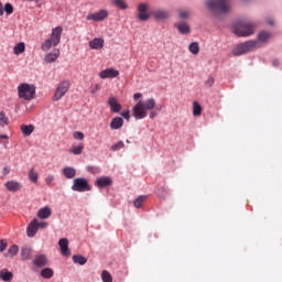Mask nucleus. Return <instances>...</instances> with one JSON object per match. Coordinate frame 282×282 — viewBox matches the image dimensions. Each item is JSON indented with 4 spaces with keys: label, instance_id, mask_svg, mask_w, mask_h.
I'll return each instance as SVG.
<instances>
[{
    "label": "nucleus",
    "instance_id": "f257e3e1",
    "mask_svg": "<svg viewBox=\"0 0 282 282\" xmlns=\"http://www.w3.org/2000/svg\"><path fill=\"white\" fill-rule=\"evenodd\" d=\"M153 109H155V99L150 98L145 102L139 100L137 105L133 106L132 113L135 120H144L148 116L147 111H151Z\"/></svg>",
    "mask_w": 282,
    "mask_h": 282
},
{
    "label": "nucleus",
    "instance_id": "f03ea898",
    "mask_svg": "<svg viewBox=\"0 0 282 282\" xmlns=\"http://www.w3.org/2000/svg\"><path fill=\"white\" fill-rule=\"evenodd\" d=\"M206 7L215 17H217V14H228L230 11L228 0H208Z\"/></svg>",
    "mask_w": 282,
    "mask_h": 282
},
{
    "label": "nucleus",
    "instance_id": "7ed1b4c3",
    "mask_svg": "<svg viewBox=\"0 0 282 282\" xmlns=\"http://www.w3.org/2000/svg\"><path fill=\"white\" fill-rule=\"evenodd\" d=\"M63 35V26H56L52 30L51 39L46 40L41 48L43 52H50L52 47H56L61 43V36Z\"/></svg>",
    "mask_w": 282,
    "mask_h": 282
},
{
    "label": "nucleus",
    "instance_id": "20e7f679",
    "mask_svg": "<svg viewBox=\"0 0 282 282\" xmlns=\"http://www.w3.org/2000/svg\"><path fill=\"white\" fill-rule=\"evenodd\" d=\"M259 47V42L256 40L247 41L245 43L238 44L234 50V56H241L243 54H248V52H252V50H257Z\"/></svg>",
    "mask_w": 282,
    "mask_h": 282
},
{
    "label": "nucleus",
    "instance_id": "39448f33",
    "mask_svg": "<svg viewBox=\"0 0 282 282\" xmlns=\"http://www.w3.org/2000/svg\"><path fill=\"white\" fill-rule=\"evenodd\" d=\"M36 94V87L30 84H20L18 86V96L23 100H32Z\"/></svg>",
    "mask_w": 282,
    "mask_h": 282
},
{
    "label": "nucleus",
    "instance_id": "423d86ee",
    "mask_svg": "<svg viewBox=\"0 0 282 282\" xmlns=\"http://www.w3.org/2000/svg\"><path fill=\"white\" fill-rule=\"evenodd\" d=\"M256 28L257 25L253 23L242 22L235 29V34H237V36H252Z\"/></svg>",
    "mask_w": 282,
    "mask_h": 282
},
{
    "label": "nucleus",
    "instance_id": "0eeeda50",
    "mask_svg": "<svg viewBox=\"0 0 282 282\" xmlns=\"http://www.w3.org/2000/svg\"><path fill=\"white\" fill-rule=\"evenodd\" d=\"M151 9V6L149 4V2H140L137 6V19H139V21H149L152 17L151 12H149V10Z\"/></svg>",
    "mask_w": 282,
    "mask_h": 282
},
{
    "label": "nucleus",
    "instance_id": "6e6552de",
    "mask_svg": "<svg viewBox=\"0 0 282 282\" xmlns=\"http://www.w3.org/2000/svg\"><path fill=\"white\" fill-rule=\"evenodd\" d=\"M72 191L86 193L87 191H91V186H89V182L86 178L78 177L73 181Z\"/></svg>",
    "mask_w": 282,
    "mask_h": 282
},
{
    "label": "nucleus",
    "instance_id": "1a4fd4ad",
    "mask_svg": "<svg viewBox=\"0 0 282 282\" xmlns=\"http://www.w3.org/2000/svg\"><path fill=\"white\" fill-rule=\"evenodd\" d=\"M67 91H69V82L64 80L59 83L53 96V100L55 101L61 100V98H63V96H65Z\"/></svg>",
    "mask_w": 282,
    "mask_h": 282
},
{
    "label": "nucleus",
    "instance_id": "9d476101",
    "mask_svg": "<svg viewBox=\"0 0 282 282\" xmlns=\"http://www.w3.org/2000/svg\"><path fill=\"white\" fill-rule=\"evenodd\" d=\"M107 17H109V11L101 9L98 12L89 13L86 17V19H87V21H95L96 23H98L100 21H105V19H107Z\"/></svg>",
    "mask_w": 282,
    "mask_h": 282
},
{
    "label": "nucleus",
    "instance_id": "9b49d317",
    "mask_svg": "<svg viewBox=\"0 0 282 282\" xmlns=\"http://www.w3.org/2000/svg\"><path fill=\"white\" fill-rule=\"evenodd\" d=\"M151 14L155 21H166L169 17H171V13L164 9H156L151 11Z\"/></svg>",
    "mask_w": 282,
    "mask_h": 282
},
{
    "label": "nucleus",
    "instance_id": "f8f14e48",
    "mask_svg": "<svg viewBox=\"0 0 282 282\" xmlns=\"http://www.w3.org/2000/svg\"><path fill=\"white\" fill-rule=\"evenodd\" d=\"M36 232H39V219L34 218L26 227V237H36Z\"/></svg>",
    "mask_w": 282,
    "mask_h": 282
},
{
    "label": "nucleus",
    "instance_id": "ddd939ff",
    "mask_svg": "<svg viewBox=\"0 0 282 282\" xmlns=\"http://www.w3.org/2000/svg\"><path fill=\"white\" fill-rule=\"evenodd\" d=\"M120 76V72L115 68H107L99 73V78H118Z\"/></svg>",
    "mask_w": 282,
    "mask_h": 282
},
{
    "label": "nucleus",
    "instance_id": "4468645a",
    "mask_svg": "<svg viewBox=\"0 0 282 282\" xmlns=\"http://www.w3.org/2000/svg\"><path fill=\"white\" fill-rule=\"evenodd\" d=\"M58 246L63 257H69V254H72V251H69V240H67V238L59 239Z\"/></svg>",
    "mask_w": 282,
    "mask_h": 282
},
{
    "label": "nucleus",
    "instance_id": "2eb2a0df",
    "mask_svg": "<svg viewBox=\"0 0 282 282\" xmlns=\"http://www.w3.org/2000/svg\"><path fill=\"white\" fill-rule=\"evenodd\" d=\"M108 105L112 113H120V111H122V105L118 102V99L116 97H110L108 100Z\"/></svg>",
    "mask_w": 282,
    "mask_h": 282
},
{
    "label": "nucleus",
    "instance_id": "dca6fc26",
    "mask_svg": "<svg viewBox=\"0 0 282 282\" xmlns=\"http://www.w3.org/2000/svg\"><path fill=\"white\" fill-rule=\"evenodd\" d=\"M4 187L9 193H19L21 191L22 185L19 183V181H8L4 183Z\"/></svg>",
    "mask_w": 282,
    "mask_h": 282
},
{
    "label": "nucleus",
    "instance_id": "f3484780",
    "mask_svg": "<svg viewBox=\"0 0 282 282\" xmlns=\"http://www.w3.org/2000/svg\"><path fill=\"white\" fill-rule=\"evenodd\" d=\"M47 263H48V260H47V256L45 254H37L33 260V265H35L36 268H45Z\"/></svg>",
    "mask_w": 282,
    "mask_h": 282
},
{
    "label": "nucleus",
    "instance_id": "a211bd4d",
    "mask_svg": "<svg viewBox=\"0 0 282 282\" xmlns=\"http://www.w3.org/2000/svg\"><path fill=\"white\" fill-rule=\"evenodd\" d=\"M61 56V50L55 48L53 52L46 54L44 56L45 63H55V61H58V57Z\"/></svg>",
    "mask_w": 282,
    "mask_h": 282
},
{
    "label": "nucleus",
    "instance_id": "6ab92c4d",
    "mask_svg": "<svg viewBox=\"0 0 282 282\" xmlns=\"http://www.w3.org/2000/svg\"><path fill=\"white\" fill-rule=\"evenodd\" d=\"M111 184H113V181L109 176L99 177L96 181L98 188H107V186H111Z\"/></svg>",
    "mask_w": 282,
    "mask_h": 282
},
{
    "label": "nucleus",
    "instance_id": "aec40b11",
    "mask_svg": "<svg viewBox=\"0 0 282 282\" xmlns=\"http://www.w3.org/2000/svg\"><path fill=\"white\" fill-rule=\"evenodd\" d=\"M90 50H102L105 47V40L102 37H95L89 42Z\"/></svg>",
    "mask_w": 282,
    "mask_h": 282
},
{
    "label": "nucleus",
    "instance_id": "412c9836",
    "mask_svg": "<svg viewBox=\"0 0 282 282\" xmlns=\"http://www.w3.org/2000/svg\"><path fill=\"white\" fill-rule=\"evenodd\" d=\"M123 124H124V119H122V117H115L110 122V129L112 130L122 129Z\"/></svg>",
    "mask_w": 282,
    "mask_h": 282
},
{
    "label": "nucleus",
    "instance_id": "4be33fe9",
    "mask_svg": "<svg viewBox=\"0 0 282 282\" xmlns=\"http://www.w3.org/2000/svg\"><path fill=\"white\" fill-rule=\"evenodd\" d=\"M39 219H50L52 217V208L50 207H43L40 208L37 212Z\"/></svg>",
    "mask_w": 282,
    "mask_h": 282
},
{
    "label": "nucleus",
    "instance_id": "5701e85b",
    "mask_svg": "<svg viewBox=\"0 0 282 282\" xmlns=\"http://www.w3.org/2000/svg\"><path fill=\"white\" fill-rule=\"evenodd\" d=\"M12 279H14V273L8 269L0 270V281L10 282Z\"/></svg>",
    "mask_w": 282,
    "mask_h": 282
},
{
    "label": "nucleus",
    "instance_id": "b1692460",
    "mask_svg": "<svg viewBox=\"0 0 282 282\" xmlns=\"http://www.w3.org/2000/svg\"><path fill=\"white\" fill-rule=\"evenodd\" d=\"M63 175L67 180H74V177H76V169H74V167H64L63 169Z\"/></svg>",
    "mask_w": 282,
    "mask_h": 282
},
{
    "label": "nucleus",
    "instance_id": "393cba45",
    "mask_svg": "<svg viewBox=\"0 0 282 282\" xmlns=\"http://www.w3.org/2000/svg\"><path fill=\"white\" fill-rule=\"evenodd\" d=\"M20 130L21 132L28 137V135H32V133H34V126L33 124H22L20 126Z\"/></svg>",
    "mask_w": 282,
    "mask_h": 282
},
{
    "label": "nucleus",
    "instance_id": "a878e982",
    "mask_svg": "<svg viewBox=\"0 0 282 282\" xmlns=\"http://www.w3.org/2000/svg\"><path fill=\"white\" fill-rule=\"evenodd\" d=\"M31 257H32V248H30V247H22V249H21V258L23 259V261L30 260Z\"/></svg>",
    "mask_w": 282,
    "mask_h": 282
},
{
    "label": "nucleus",
    "instance_id": "bb28decb",
    "mask_svg": "<svg viewBox=\"0 0 282 282\" xmlns=\"http://www.w3.org/2000/svg\"><path fill=\"white\" fill-rule=\"evenodd\" d=\"M176 28L181 34H189L191 33V26L186 23H178L176 24Z\"/></svg>",
    "mask_w": 282,
    "mask_h": 282
},
{
    "label": "nucleus",
    "instance_id": "cd10ccee",
    "mask_svg": "<svg viewBox=\"0 0 282 282\" xmlns=\"http://www.w3.org/2000/svg\"><path fill=\"white\" fill-rule=\"evenodd\" d=\"M25 52V43L20 42L13 47V53L19 56V54H23Z\"/></svg>",
    "mask_w": 282,
    "mask_h": 282
},
{
    "label": "nucleus",
    "instance_id": "c85d7f7f",
    "mask_svg": "<svg viewBox=\"0 0 282 282\" xmlns=\"http://www.w3.org/2000/svg\"><path fill=\"white\" fill-rule=\"evenodd\" d=\"M271 36L272 34L269 32L262 31L258 34V41H260V43H267Z\"/></svg>",
    "mask_w": 282,
    "mask_h": 282
},
{
    "label": "nucleus",
    "instance_id": "c756f323",
    "mask_svg": "<svg viewBox=\"0 0 282 282\" xmlns=\"http://www.w3.org/2000/svg\"><path fill=\"white\" fill-rule=\"evenodd\" d=\"M41 276L43 279H52L54 276V270L52 268H45L41 271Z\"/></svg>",
    "mask_w": 282,
    "mask_h": 282
},
{
    "label": "nucleus",
    "instance_id": "7c9ffc66",
    "mask_svg": "<svg viewBox=\"0 0 282 282\" xmlns=\"http://www.w3.org/2000/svg\"><path fill=\"white\" fill-rule=\"evenodd\" d=\"M29 180L30 182H32L33 184H36V182H39V173H36V171L34 170V167H32L29 171Z\"/></svg>",
    "mask_w": 282,
    "mask_h": 282
},
{
    "label": "nucleus",
    "instance_id": "2f4dec72",
    "mask_svg": "<svg viewBox=\"0 0 282 282\" xmlns=\"http://www.w3.org/2000/svg\"><path fill=\"white\" fill-rule=\"evenodd\" d=\"M148 196L147 195H141L134 200V208H142V205L144 202H147Z\"/></svg>",
    "mask_w": 282,
    "mask_h": 282
},
{
    "label": "nucleus",
    "instance_id": "473e14b6",
    "mask_svg": "<svg viewBox=\"0 0 282 282\" xmlns=\"http://www.w3.org/2000/svg\"><path fill=\"white\" fill-rule=\"evenodd\" d=\"M112 3L120 10H127L129 8V6L127 4V1L124 0H112Z\"/></svg>",
    "mask_w": 282,
    "mask_h": 282
},
{
    "label": "nucleus",
    "instance_id": "72a5a7b5",
    "mask_svg": "<svg viewBox=\"0 0 282 282\" xmlns=\"http://www.w3.org/2000/svg\"><path fill=\"white\" fill-rule=\"evenodd\" d=\"M7 124H10V118H8V115L6 112H0V127H7Z\"/></svg>",
    "mask_w": 282,
    "mask_h": 282
},
{
    "label": "nucleus",
    "instance_id": "f704fd0d",
    "mask_svg": "<svg viewBox=\"0 0 282 282\" xmlns=\"http://www.w3.org/2000/svg\"><path fill=\"white\" fill-rule=\"evenodd\" d=\"M17 254H19V246L12 245V246L8 249V254H7V257H17Z\"/></svg>",
    "mask_w": 282,
    "mask_h": 282
},
{
    "label": "nucleus",
    "instance_id": "c9c22d12",
    "mask_svg": "<svg viewBox=\"0 0 282 282\" xmlns=\"http://www.w3.org/2000/svg\"><path fill=\"white\" fill-rule=\"evenodd\" d=\"M74 263H78V265H85L87 263V258L83 256H73Z\"/></svg>",
    "mask_w": 282,
    "mask_h": 282
},
{
    "label": "nucleus",
    "instance_id": "e433bc0d",
    "mask_svg": "<svg viewBox=\"0 0 282 282\" xmlns=\"http://www.w3.org/2000/svg\"><path fill=\"white\" fill-rule=\"evenodd\" d=\"M193 116H202V106L197 101L193 102Z\"/></svg>",
    "mask_w": 282,
    "mask_h": 282
},
{
    "label": "nucleus",
    "instance_id": "4c0bfd02",
    "mask_svg": "<svg viewBox=\"0 0 282 282\" xmlns=\"http://www.w3.org/2000/svg\"><path fill=\"white\" fill-rule=\"evenodd\" d=\"M101 279L104 282H113V278L111 276V273H109V271L104 270L101 272Z\"/></svg>",
    "mask_w": 282,
    "mask_h": 282
},
{
    "label": "nucleus",
    "instance_id": "58836bf2",
    "mask_svg": "<svg viewBox=\"0 0 282 282\" xmlns=\"http://www.w3.org/2000/svg\"><path fill=\"white\" fill-rule=\"evenodd\" d=\"M188 50L192 54H199V43L197 42L191 43L188 46Z\"/></svg>",
    "mask_w": 282,
    "mask_h": 282
},
{
    "label": "nucleus",
    "instance_id": "ea45409f",
    "mask_svg": "<svg viewBox=\"0 0 282 282\" xmlns=\"http://www.w3.org/2000/svg\"><path fill=\"white\" fill-rule=\"evenodd\" d=\"M84 149H85V147H83V145H76L70 149V153H73V155H80V153H83Z\"/></svg>",
    "mask_w": 282,
    "mask_h": 282
},
{
    "label": "nucleus",
    "instance_id": "a19ab883",
    "mask_svg": "<svg viewBox=\"0 0 282 282\" xmlns=\"http://www.w3.org/2000/svg\"><path fill=\"white\" fill-rule=\"evenodd\" d=\"M192 12L189 10L180 9L178 10V17L181 19H188L191 17Z\"/></svg>",
    "mask_w": 282,
    "mask_h": 282
},
{
    "label": "nucleus",
    "instance_id": "79ce46f5",
    "mask_svg": "<svg viewBox=\"0 0 282 282\" xmlns=\"http://www.w3.org/2000/svg\"><path fill=\"white\" fill-rule=\"evenodd\" d=\"M3 12H6V14H12V12H14V7L12 3H6L3 7Z\"/></svg>",
    "mask_w": 282,
    "mask_h": 282
},
{
    "label": "nucleus",
    "instance_id": "37998d69",
    "mask_svg": "<svg viewBox=\"0 0 282 282\" xmlns=\"http://www.w3.org/2000/svg\"><path fill=\"white\" fill-rule=\"evenodd\" d=\"M111 151H120V149H124V142L119 141L117 144L111 145Z\"/></svg>",
    "mask_w": 282,
    "mask_h": 282
},
{
    "label": "nucleus",
    "instance_id": "c03bdc74",
    "mask_svg": "<svg viewBox=\"0 0 282 282\" xmlns=\"http://www.w3.org/2000/svg\"><path fill=\"white\" fill-rule=\"evenodd\" d=\"M213 85H215V78H214L213 76H209V77L206 79V82H205V86H206L207 88H210V87H213Z\"/></svg>",
    "mask_w": 282,
    "mask_h": 282
},
{
    "label": "nucleus",
    "instance_id": "a18cd8bd",
    "mask_svg": "<svg viewBox=\"0 0 282 282\" xmlns=\"http://www.w3.org/2000/svg\"><path fill=\"white\" fill-rule=\"evenodd\" d=\"M73 138L75 140H85V133H83L80 131H76V132H74Z\"/></svg>",
    "mask_w": 282,
    "mask_h": 282
},
{
    "label": "nucleus",
    "instance_id": "49530a36",
    "mask_svg": "<svg viewBox=\"0 0 282 282\" xmlns=\"http://www.w3.org/2000/svg\"><path fill=\"white\" fill-rule=\"evenodd\" d=\"M156 195L161 198L164 199L166 197V189L164 187H161L158 189Z\"/></svg>",
    "mask_w": 282,
    "mask_h": 282
},
{
    "label": "nucleus",
    "instance_id": "de8ad7c7",
    "mask_svg": "<svg viewBox=\"0 0 282 282\" xmlns=\"http://www.w3.org/2000/svg\"><path fill=\"white\" fill-rule=\"evenodd\" d=\"M53 183H54V175H48L45 177V184L47 186H52Z\"/></svg>",
    "mask_w": 282,
    "mask_h": 282
},
{
    "label": "nucleus",
    "instance_id": "09e8293b",
    "mask_svg": "<svg viewBox=\"0 0 282 282\" xmlns=\"http://www.w3.org/2000/svg\"><path fill=\"white\" fill-rule=\"evenodd\" d=\"M8 248V242L3 239L0 240V252H3Z\"/></svg>",
    "mask_w": 282,
    "mask_h": 282
},
{
    "label": "nucleus",
    "instance_id": "8fccbe9b",
    "mask_svg": "<svg viewBox=\"0 0 282 282\" xmlns=\"http://www.w3.org/2000/svg\"><path fill=\"white\" fill-rule=\"evenodd\" d=\"M131 111L127 110L121 112L122 118H124V120H131Z\"/></svg>",
    "mask_w": 282,
    "mask_h": 282
},
{
    "label": "nucleus",
    "instance_id": "3c124183",
    "mask_svg": "<svg viewBox=\"0 0 282 282\" xmlns=\"http://www.w3.org/2000/svg\"><path fill=\"white\" fill-rule=\"evenodd\" d=\"M47 226H50V224H47V221L39 223V220H37V229L41 228L43 230V229L47 228Z\"/></svg>",
    "mask_w": 282,
    "mask_h": 282
},
{
    "label": "nucleus",
    "instance_id": "603ef678",
    "mask_svg": "<svg viewBox=\"0 0 282 282\" xmlns=\"http://www.w3.org/2000/svg\"><path fill=\"white\" fill-rule=\"evenodd\" d=\"M96 91H100V85L96 84L95 87L91 89V94H96Z\"/></svg>",
    "mask_w": 282,
    "mask_h": 282
},
{
    "label": "nucleus",
    "instance_id": "864d4df0",
    "mask_svg": "<svg viewBox=\"0 0 282 282\" xmlns=\"http://www.w3.org/2000/svg\"><path fill=\"white\" fill-rule=\"evenodd\" d=\"M140 98H142V94L141 93H135L133 95V100H140Z\"/></svg>",
    "mask_w": 282,
    "mask_h": 282
},
{
    "label": "nucleus",
    "instance_id": "5fc2aeb1",
    "mask_svg": "<svg viewBox=\"0 0 282 282\" xmlns=\"http://www.w3.org/2000/svg\"><path fill=\"white\" fill-rule=\"evenodd\" d=\"M155 116H158V112L152 111L150 112V119L153 120V118H155Z\"/></svg>",
    "mask_w": 282,
    "mask_h": 282
},
{
    "label": "nucleus",
    "instance_id": "6e6d98bb",
    "mask_svg": "<svg viewBox=\"0 0 282 282\" xmlns=\"http://www.w3.org/2000/svg\"><path fill=\"white\" fill-rule=\"evenodd\" d=\"M0 17H3V3L0 1Z\"/></svg>",
    "mask_w": 282,
    "mask_h": 282
},
{
    "label": "nucleus",
    "instance_id": "4d7b16f0",
    "mask_svg": "<svg viewBox=\"0 0 282 282\" xmlns=\"http://www.w3.org/2000/svg\"><path fill=\"white\" fill-rule=\"evenodd\" d=\"M272 65H273V67H279V59H274V61L272 62Z\"/></svg>",
    "mask_w": 282,
    "mask_h": 282
},
{
    "label": "nucleus",
    "instance_id": "13d9d810",
    "mask_svg": "<svg viewBox=\"0 0 282 282\" xmlns=\"http://www.w3.org/2000/svg\"><path fill=\"white\" fill-rule=\"evenodd\" d=\"M9 173H10V169L4 167V169H3V175H8Z\"/></svg>",
    "mask_w": 282,
    "mask_h": 282
},
{
    "label": "nucleus",
    "instance_id": "bf43d9fd",
    "mask_svg": "<svg viewBox=\"0 0 282 282\" xmlns=\"http://www.w3.org/2000/svg\"><path fill=\"white\" fill-rule=\"evenodd\" d=\"M0 139L1 140H8V135L7 134H2V135H0Z\"/></svg>",
    "mask_w": 282,
    "mask_h": 282
},
{
    "label": "nucleus",
    "instance_id": "052dcab7",
    "mask_svg": "<svg viewBox=\"0 0 282 282\" xmlns=\"http://www.w3.org/2000/svg\"><path fill=\"white\" fill-rule=\"evenodd\" d=\"M268 24H269V25H274V20H269V21H268Z\"/></svg>",
    "mask_w": 282,
    "mask_h": 282
}]
</instances>
